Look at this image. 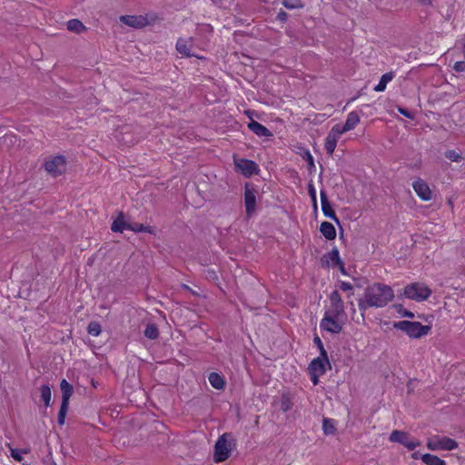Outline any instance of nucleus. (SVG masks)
Here are the masks:
<instances>
[{
	"instance_id": "obj_1",
	"label": "nucleus",
	"mask_w": 465,
	"mask_h": 465,
	"mask_svg": "<svg viewBox=\"0 0 465 465\" xmlns=\"http://www.w3.org/2000/svg\"><path fill=\"white\" fill-rule=\"evenodd\" d=\"M394 298L393 290L386 284L376 282L368 286L363 297L359 299V310L363 314L369 308H382Z\"/></svg>"
},
{
	"instance_id": "obj_2",
	"label": "nucleus",
	"mask_w": 465,
	"mask_h": 465,
	"mask_svg": "<svg viewBox=\"0 0 465 465\" xmlns=\"http://www.w3.org/2000/svg\"><path fill=\"white\" fill-rule=\"evenodd\" d=\"M235 446V439L231 433L223 434L214 445L213 460L216 463L226 460Z\"/></svg>"
},
{
	"instance_id": "obj_3",
	"label": "nucleus",
	"mask_w": 465,
	"mask_h": 465,
	"mask_svg": "<svg viewBox=\"0 0 465 465\" xmlns=\"http://www.w3.org/2000/svg\"><path fill=\"white\" fill-rule=\"evenodd\" d=\"M393 327L408 334L411 338H420L429 333L430 327L422 325L419 322L400 321L393 323Z\"/></svg>"
},
{
	"instance_id": "obj_4",
	"label": "nucleus",
	"mask_w": 465,
	"mask_h": 465,
	"mask_svg": "<svg viewBox=\"0 0 465 465\" xmlns=\"http://www.w3.org/2000/svg\"><path fill=\"white\" fill-rule=\"evenodd\" d=\"M403 294L408 299L421 302L427 300L430 296L431 290L423 283L412 282L404 288Z\"/></svg>"
},
{
	"instance_id": "obj_5",
	"label": "nucleus",
	"mask_w": 465,
	"mask_h": 465,
	"mask_svg": "<svg viewBox=\"0 0 465 465\" xmlns=\"http://www.w3.org/2000/svg\"><path fill=\"white\" fill-rule=\"evenodd\" d=\"M45 171L53 177H57L66 171V160L64 156L56 155L45 161Z\"/></svg>"
},
{
	"instance_id": "obj_6",
	"label": "nucleus",
	"mask_w": 465,
	"mask_h": 465,
	"mask_svg": "<svg viewBox=\"0 0 465 465\" xmlns=\"http://www.w3.org/2000/svg\"><path fill=\"white\" fill-rule=\"evenodd\" d=\"M233 162L236 170L241 172L245 177H251L253 174H257L260 171L259 165L254 161L233 156Z\"/></svg>"
},
{
	"instance_id": "obj_7",
	"label": "nucleus",
	"mask_w": 465,
	"mask_h": 465,
	"mask_svg": "<svg viewBox=\"0 0 465 465\" xmlns=\"http://www.w3.org/2000/svg\"><path fill=\"white\" fill-rule=\"evenodd\" d=\"M427 447L430 450H452L458 447V443L449 437H435L428 440Z\"/></svg>"
},
{
	"instance_id": "obj_8",
	"label": "nucleus",
	"mask_w": 465,
	"mask_h": 465,
	"mask_svg": "<svg viewBox=\"0 0 465 465\" xmlns=\"http://www.w3.org/2000/svg\"><path fill=\"white\" fill-rule=\"evenodd\" d=\"M340 316H334L333 313L325 312L324 317L321 321L320 327L331 333H340L342 324L339 322Z\"/></svg>"
},
{
	"instance_id": "obj_9",
	"label": "nucleus",
	"mask_w": 465,
	"mask_h": 465,
	"mask_svg": "<svg viewBox=\"0 0 465 465\" xmlns=\"http://www.w3.org/2000/svg\"><path fill=\"white\" fill-rule=\"evenodd\" d=\"M390 440L399 442L410 450L420 445L419 440H411L407 432L401 430H393L390 435Z\"/></svg>"
},
{
	"instance_id": "obj_10",
	"label": "nucleus",
	"mask_w": 465,
	"mask_h": 465,
	"mask_svg": "<svg viewBox=\"0 0 465 465\" xmlns=\"http://www.w3.org/2000/svg\"><path fill=\"white\" fill-rule=\"evenodd\" d=\"M244 205L247 216H252L256 209V191L249 184L245 185Z\"/></svg>"
},
{
	"instance_id": "obj_11",
	"label": "nucleus",
	"mask_w": 465,
	"mask_h": 465,
	"mask_svg": "<svg viewBox=\"0 0 465 465\" xmlns=\"http://www.w3.org/2000/svg\"><path fill=\"white\" fill-rule=\"evenodd\" d=\"M331 310L328 312L333 313L334 316H341L344 314V303L338 291H333L330 295Z\"/></svg>"
},
{
	"instance_id": "obj_12",
	"label": "nucleus",
	"mask_w": 465,
	"mask_h": 465,
	"mask_svg": "<svg viewBox=\"0 0 465 465\" xmlns=\"http://www.w3.org/2000/svg\"><path fill=\"white\" fill-rule=\"evenodd\" d=\"M360 122V116L356 112H351L347 115L344 125L335 124L333 127L337 133L341 134L355 128Z\"/></svg>"
},
{
	"instance_id": "obj_13",
	"label": "nucleus",
	"mask_w": 465,
	"mask_h": 465,
	"mask_svg": "<svg viewBox=\"0 0 465 465\" xmlns=\"http://www.w3.org/2000/svg\"><path fill=\"white\" fill-rule=\"evenodd\" d=\"M120 21L133 28H143L148 25V19L143 15H121Z\"/></svg>"
},
{
	"instance_id": "obj_14",
	"label": "nucleus",
	"mask_w": 465,
	"mask_h": 465,
	"mask_svg": "<svg viewBox=\"0 0 465 465\" xmlns=\"http://www.w3.org/2000/svg\"><path fill=\"white\" fill-rule=\"evenodd\" d=\"M412 187L421 200L430 201L431 199V191L423 180L418 179L412 183Z\"/></svg>"
},
{
	"instance_id": "obj_15",
	"label": "nucleus",
	"mask_w": 465,
	"mask_h": 465,
	"mask_svg": "<svg viewBox=\"0 0 465 465\" xmlns=\"http://www.w3.org/2000/svg\"><path fill=\"white\" fill-rule=\"evenodd\" d=\"M320 196H321V202H322V210L324 216L333 220L335 223H337L339 224L340 221H339L338 217L336 216L335 212L331 208V203H329L326 192L324 190H321Z\"/></svg>"
},
{
	"instance_id": "obj_16",
	"label": "nucleus",
	"mask_w": 465,
	"mask_h": 465,
	"mask_svg": "<svg viewBox=\"0 0 465 465\" xmlns=\"http://www.w3.org/2000/svg\"><path fill=\"white\" fill-rule=\"evenodd\" d=\"M341 135V134L337 133L334 127H332L330 133L328 134L324 143V149L329 155H331L333 153L337 145V142Z\"/></svg>"
},
{
	"instance_id": "obj_17",
	"label": "nucleus",
	"mask_w": 465,
	"mask_h": 465,
	"mask_svg": "<svg viewBox=\"0 0 465 465\" xmlns=\"http://www.w3.org/2000/svg\"><path fill=\"white\" fill-rule=\"evenodd\" d=\"M248 128L253 133L255 134L256 135L260 136V137H269V136H272V134L271 133V131L265 127L264 125H262V124L254 121V120H252L249 124H248Z\"/></svg>"
},
{
	"instance_id": "obj_18",
	"label": "nucleus",
	"mask_w": 465,
	"mask_h": 465,
	"mask_svg": "<svg viewBox=\"0 0 465 465\" xmlns=\"http://www.w3.org/2000/svg\"><path fill=\"white\" fill-rule=\"evenodd\" d=\"M193 46V38H189V39H183V38H180L178 39L177 43H176V50L185 55V56H193V54L191 53V48Z\"/></svg>"
},
{
	"instance_id": "obj_19",
	"label": "nucleus",
	"mask_w": 465,
	"mask_h": 465,
	"mask_svg": "<svg viewBox=\"0 0 465 465\" xmlns=\"http://www.w3.org/2000/svg\"><path fill=\"white\" fill-rule=\"evenodd\" d=\"M60 388L62 391V403L69 404V400L74 393V387L64 379L60 383Z\"/></svg>"
},
{
	"instance_id": "obj_20",
	"label": "nucleus",
	"mask_w": 465,
	"mask_h": 465,
	"mask_svg": "<svg viewBox=\"0 0 465 465\" xmlns=\"http://www.w3.org/2000/svg\"><path fill=\"white\" fill-rule=\"evenodd\" d=\"M327 363L322 359H314L309 364V372H316L323 375L326 371Z\"/></svg>"
},
{
	"instance_id": "obj_21",
	"label": "nucleus",
	"mask_w": 465,
	"mask_h": 465,
	"mask_svg": "<svg viewBox=\"0 0 465 465\" xmlns=\"http://www.w3.org/2000/svg\"><path fill=\"white\" fill-rule=\"evenodd\" d=\"M320 231L327 240H333L336 237L335 227L329 222H322L320 226Z\"/></svg>"
},
{
	"instance_id": "obj_22",
	"label": "nucleus",
	"mask_w": 465,
	"mask_h": 465,
	"mask_svg": "<svg viewBox=\"0 0 465 465\" xmlns=\"http://www.w3.org/2000/svg\"><path fill=\"white\" fill-rule=\"evenodd\" d=\"M129 222L125 220V217L123 213H120L117 219L114 221L111 226V230L113 232H122L124 230H127V226H129Z\"/></svg>"
},
{
	"instance_id": "obj_23",
	"label": "nucleus",
	"mask_w": 465,
	"mask_h": 465,
	"mask_svg": "<svg viewBox=\"0 0 465 465\" xmlns=\"http://www.w3.org/2000/svg\"><path fill=\"white\" fill-rule=\"evenodd\" d=\"M208 380L210 384L217 390H221L224 387L223 378L216 372L210 373Z\"/></svg>"
},
{
	"instance_id": "obj_24",
	"label": "nucleus",
	"mask_w": 465,
	"mask_h": 465,
	"mask_svg": "<svg viewBox=\"0 0 465 465\" xmlns=\"http://www.w3.org/2000/svg\"><path fill=\"white\" fill-rule=\"evenodd\" d=\"M127 230L133 231L134 232H148V233H153L154 230L153 227L143 225V223H129V226H127Z\"/></svg>"
},
{
	"instance_id": "obj_25",
	"label": "nucleus",
	"mask_w": 465,
	"mask_h": 465,
	"mask_svg": "<svg viewBox=\"0 0 465 465\" xmlns=\"http://www.w3.org/2000/svg\"><path fill=\"white\" fill-rule=\"evenodd\" d=\"M67 29L71 32L80 34L86 28L84 24L78 19H71L67 22Z\"/></svg>"
},
{
	"instance_id": "obj_26",
	"label": "nucleus",
	"mask_w": 465,
	"mask_h": 465,
	"mask_svg": "<svg viewBox=\"0 0 465 465\" xmlns=\"http://www.w3.org/2000/svg\"><path fill=\"white\" fill-rule=\"evenodd\" d=\"M421 460L427 465H446L443 460L430 453L423 454Z\"/></svg>"
},
{
	"instance_id": "obj_27",
	"label": "nucleus",
	"mask_w": 465,
	"mask_h": 465,
	"mask_svg": "<svg viewBox=\"0 0 465 465\" xmlns=\"http://www.w3.org/2000/svg\"><path fill=\"white\" fill-rule=\"evenodd\" d=\"M394 74L393 73H386L384 74L379 82V84L374 87L376 92H382L385 90L387 84L392 80Z\"/></svg>"
},
{
	"instance_id": "obj_28",
	"label": "nucleus",
	"mask_w": 465,
	"mask_h": 465,
	"mask_svg": "<svg viewBox=\"0 0 465 465\" xmlns=\"http://www.w3.org/2000/svg\"><path fill=\"white\" fill-rule=\"evenodd\" d=\"M40 391H41V399L44 401L45 406V407L50 406L51 396H52L50 387L48 385H43L40 388Z\"/></svg>"
},
{
	"instance_id": "obj_29",
	"label": "nucleus",
	"mask_w": 465,
	"mask_h": 465,
	"mask_svg": "<svg viewBox=\"0 0 465 465\" xmlns=\"http://www.w3.org/2000/svg\"><path fill=\"white\" fill-rule=\"evenodd\" d=\"M144 336L150 340H154L159 336V331L155 324L150 323L144 330Z\"/></svg>"
},
{
	"instance_id": "obj_30",
	"label": "nucleus",
	"mask_w": 465,
	"mask_h": 465,
	"mask_svg": "<svg viewBox=\"0 0 465 465\" xmlns=\"http://www.w3.org/2000/svg\"><path fill=\"white\" fill-rule=\"evenodd\" d=\"M322 429L324 431V434L326 435H332L335 432V424L334 420L332 419H323L322 422Z\"/></svg>"
},
{
	"instance_id": "obj_31",
	"label": "nucleus",
	"mask_w": 465,
	"mask_h": 465,
	"mask_svg": "<svg viewBox=\"0 0 465 465\" xmlns=\"http://www.w3.org/2000/svg\"><path fill=\"white\" fill-rule=\"evenodd\" d=\"M327 256L333 265H337L342 262L337 248H332L331 251L328 252Z\"/></svg>"
},
{
	"instance_id": "obj_32",
	"label": "nucleus",
	"mask_w": 465,
	"mask_h": 465,
	"mask_svg": "<svg viewBox=\"0 0 465 465\" xmlns=\"http://www.w3.org/2000/svg\"><path fill=\"white\" fill-rule=\"evenodd\" d=\"M68 403H61V407L58 412L57 422L59 425H64L65 420V416L68 411Z\"/></svg>"
},
{
	"instance_id": "obj_33",
	"label": "nucleus",
	"mask_w": 465,
	"mask_h": 465,
	"mask_svg": "<svg viewBox=\"0 0 465 465\" xmlns=\"http://www.w3.org/2000/svg\"><path fill=\"white\" fill-rule=\"evenodd\" d=\"M101 331V325L96 322H92L87 326V331L92 336H98Z\"/></svg>"
},
{
	"instance_id": "obj_34",
	"label": "nucleus",
	"mask_w": 465,
	"mask_h": 465,
	"mask_svg": "<svg viewBox=\"0 0 465 465\" xmlns=\"http://www.w3.org/2000/svg\"><path fill=\"white\" fill-rule=\"evenodd\" d=\"M444 154L445 157L451 162L460 163L463 159L462 155L454 150H448Z\"/></svg>"
},
{
	"instance_id": "obj_35",
	"label": "nucleus",
	"mask_w": 465,
	"mask_h": 465,
	"mask_svg": "<svg viewBox=\"0 0 465 465\" xmlns=\"http://www.w3.org/2000/svg\"><path fill=\"white\" fill-rule=\"evenodd\" d=\"M292 408V401L290 397L287 395H282L281 400V410L284 412H287Z\"/></svg>"
},
{
	"instance_id": "obj_36",
	"label": "nucleus",
	"mask_w": 465,
	"mask_h": 465,
	"mask_svg": "<svg viewBox=\"0 0 465 465\" xmlns=\"http://www.w3.org/2000/svg\"><path fill=\"white\" fill-rule=\"evenodd\" d=\"M282 5H284V7L291 10L302 7L301 0H283Z\"/></svg>"
},
{
	"instance_id": "obj_37",
	"label": "nucleus",
	"mask_w": 465,
	"mask_h": 465,
	"mask_svg": "<svg viewBox=\"0 0 465 465\" xmlns=\"http://www.w3.org/2000/svg\"><path fill=\"white\" fill-rule=\"evenodd\" d=\"M308 193L312 199L314 210H317L318 206H317L316 190L312 182L308 184Z\"/></svg>"
},
{
	"instance_id": "obj_38",
	"label": "nucleus",
	"mask_w": 465,
	"mask_h": 465,
	"mask_svg": "<svg viewBox=\"0 0 465 465\" xmlns=\"http://www.w3.org/2000/svg\"><path fill=\"white\" fill-rule=\"evenodd\" d=\"M28 453L27 450H18V449H11V456L16 461H21L23 460L22 454Z\"/></svg>"
},
{
	"instance_id": "obj_39",
	"label": "nucleus",
	"mask_w": 465,
	"mask_h": 465,
	"mask_svg": "<svg viewBox=\"0 0 465 465\" xmlns=\"http://www.w3.org/2000/svg\"><path fill=\"white\" fill-rule=\"evenodd\" d=\"M319 351H320V357H318L317 359H322L327 363L329 368L331 369V363L329 361L328 354H327L326 350L324 349V346L321 347L319 349Z\"/></svg>"
},
{
	"instance_id": "obj_40",
	"label": "nucleus",
	"mask_w": 465,
	"mask_h": 465,
	"mask_svg": "<svg viewBox=\"0 0 465 465\" xmlns=\"http://www.w3.org/2000/svg\"><path fill=\"white\" fill-rule=\"evenodd\" d=\"M319 351H320V357H318L317 359H322L327 363L329 368L331 369V363L329 361L328 354H327L326 350L324 349V346L321 347L319 349Z\"/></svg>"
},
{
	"instance_id": "obj_41",
	"label": "nucleus",
	"mask_w": 465,
	"mask_h": 465,
	"mask_svg": "<svg viewBox=\"0 0 465 465\" xmlns=\"http://www.w3.org/2000/svg\"><path fill=\"white\" fill-rule=\"evenodd\" d=\"M303 159L308 163L310 168L314 167V160L312 155L309 151H306L303 156Z\"/></svg>"
},
{
	"instance_id": "obj_42",
	"label": "nucleus",
	"mask_w": 465,
	"mask_h": 465,
	"mask_svg": "<svg viewBox=\"0 0 465 465\" xmlns=\"http://www.w3.org/2000/svg\"><path fill=\"white\" fill-rule=\"evenodd\" d=\"M453 69L456 72H465V61H459L454 64Z\"/></svg>"
},
{
	"instance_id": "obj_43",
	"label": "nucleus",
	"mask_w": 465,
	"mask_h": 465,
	"mask_svg": "<svg viewBox=\"0 0 465 465\" xmlns=\"http://www.w3.org/2000/svg\"><path fill=\"white\" fill-rule=\"evenodd\" d=\"M288 18V14L284 12L283 10H281L277 15V20L281 21L282 23L286 22Z\"/></svg>"
},
{
	"instance_id": "obj_44",
	"label": "nucleus",
	"mask_w": 465,
	"mask_h": 465,
	"mask_svg": "<svg viewBox=\"0 0 465 465\" xmlns=\"http://www.w3.org/2000/svg\"><path fill=\"white\" fill-rule=\"evenodd\" d=\"M352 285L350 282H341L340 284V289L343 292L351 291Z\"/></svg>"
},
{
	"instance_id": "obj_45",
	"label": "nucleus",
	"mask_w": 465,
	"mask_h": 465,
	"mask_svg": "<svg viewBox=\"0 0 465 465\" xmlns=\"http://www.w3.org/2000/svg\"><path fill=\"white\" fill-rule=\"evenodd\" d=\"M398 111H399L400 114H401L402 115L406 116V117H408L410 119L413 118V114L409 110H407L405 108L400 107L398 109Z\"/></svg>"
},
{
	"instance_id": "obj_46",
	"label": "nucleus",
	"mask_w": 465,
	"mask_h": 465,
	"mask_svg": "<svg viewBox=\"0 0 465 465\" xmlns=\"http://www.w3.org/2000/svg\"><path fill=\"white\" fill-rule=\"evenodd\" d=\"M310 375H311V380H312L313 385H317L319 383V377L322 374H319V373H316V372H310Z\"/></svg>"
},
{
	"instance_id": "obj_47",
	"label": "nucleus",
	"mask_w": 465,
	"mask_h": 465,
	"mask_svg": "<svg viewBox=\"0 0 465 465\" xmlns=\"http://www.w3.org/2000/svg\"><path fill=\"white\" fill-rule=\"evenodd\" d=\"M399 312L401 314V316L403 317H407V318H414V313L410 312V311H407V310H403V311H399Z\"/></svg>"
},
{
	"instance_id": "obj_48",
	"label": "nucleus",
	"mask_w": 465,
	"mask_h": 465,
	"mask_svg": "<svg viewBox=\"0 0 465 465\" xmlns=\"http://www.w3.org/2000/svg\"><path fill=\"white\" fill-rule=\"evenodd\" d=\"M313 341L316 344V346L318 347V349H320L321 347L323 346V343H322V340L320 339L319 336H315L313 338Z\"/></svg>"
},
{
	"instance_id": "obj_49",
	"label": "nucleus",
	"mask_w": 465,
	"mask_h": 465,
	"mask_svg": "<svg viewBox=\"0 0 465 465\" xmlns=\"http://www.w3.org/2000/svg\"><path fill=\"white\" fill-rule=\"evenodd\" d=\"M337 265L339 266V269H340L341 272L342 274H344V275H347V272H346V270H345V267H344V263H343V262H341V263H339V264H337Z\"/></svg>"
},
{
	"instance_id": "obj_50",
	"label": "nucleus",
	"mask_w": 465,
	"mask_h": 465,
	"mask_svg": "<svg viewBox=\"0 0 465 465\" xmlns=\"http://www.w3.org/2000/svg\"><path fill=\"white\" fill-rule=\"evenodd\" d=\"M420 4L423 5H430V0H418Z\"/></svg>"
},
{
	"instance_id": "obj_51",
	"label": "nucleus",
	"mask_w": 465,
	"mask_h": 465,
	"mask_svg": "<svg viewBox=\"0 0 465 465\" xmlns=\"http://www.w3.org/2000/svg\"><path fill=\"white\" fill-rule=\"evenodd\" d=\"M421 456L422 455H420L419 452H414L412 454V458L415 459V460L419 459L420 457L421 458Z\"/></svg>"
},
{
	"instance_id": "obj_52",
	"label": "nucleus",
	"mask_w": 465,
	"mask_h": 465,
	"mask_svg": "<svg viewBox=\"0 0 465 465\" xmlns=\"http://www.w3.org/2000/svg\"><path fill=\"white\" fill-rule=\"evenodd\" d=\"M350 305H351V311L354 312H355V309H354L353 302H350Z\"/></svg>"
},
{
	"instance_id": "obj_53",
	"label": "nucleus",
	"mask_w": 465,
	"mask_h": 465,
	"mask_svg": "<svg viewBox=\"0 0 465 465\" xmlns=\"http://www.w3.org/2000/svg\"><path fill=\"white\" fill-rule=\"evenodd\" d=\"M463 55L465 57V45H463Z\"/></svg>"
}]
</instances>
